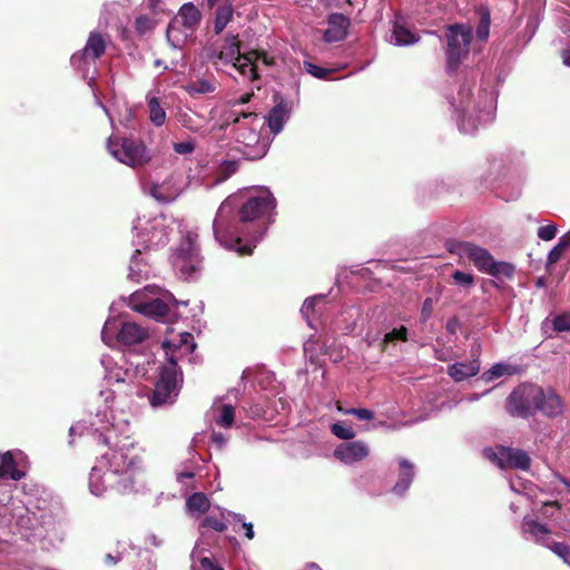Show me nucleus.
<instances>
[{"mask_svg": "<svg viewBox=\"0 0 570 570\" xmlns=\"http://www.w3.org/2000/svg\"><path fill=\"white\" fill-rule=\"evenodd\" d=\"M253 51L257 52V60H262L266 66L274 65V59L269 58L265 51L254 49Z\"/></svg>", "mask_w": 570, "mask_h": 570, "instance_id": "obj_56", "label": "nucleus"}, {"mask_svg": "<svg viewBox=\"0 0 570 570\" xmlns=\"http://www.w3.org/2000/svg\"><path fill=\"white\" fill-rule=\"evenodd\" d=\"M166 37L173 48H183L195 38V31L187 30L181 23L171 19L167 26Z\"/></svg>", "mask_w": 570, "mask_h": 570, "instance_id": "obj_16", "label": "nucleus"}, {"mask_svg": "<svg viewBox=\"0 0 570 570\" xmlns=\"http://www.w3.org/2000/svg\"><path fill=\"white\" fill-rule=\"evenodd\" d=\"M107 150L119 163L131 168L142 167L151 160V154L142 140L121 136H110Z\"/></svg>", "mask_w": 570, "mask_h": 570, "instance_id": "obj_5", "label": "nucleus"}, {"mask_svg": "<svg viewBox=\"0 0 570 570\" xmlns=\"http://www.w3.org/2000/svg\"><path fill=\"white\" fill-rule=\"evenodd\" d=\"M446 68L455 72L461 62L468 57L472 41V28L469 24L453 23L446 27Z\"/></svg>", "mask_w": 570, "mask_h": 570, "instance_id": "obj_6", "label": "nucleus"}, {"mask_svg": "<svg viewBox=\"0 0 570 570\" xmlns=\"http://www.w3.org/2000/svg\"><path fill=\"white\" fill-rule=\"evenodd\" d=\"M216 86L205 79H199L189 85V92L191 94H209L215 91Z\"/></svg>", "mask_w": 570, "mask_h": 570, "instance_id": "obj_41", "label": "nucleus"}, {"mask_svg": "<svg viewBox=\"0 0 570 570\" xmlns=\"http://www.w3.org/2000/svg\"><path fill=\"white\" fill-rule=\"evenodd\" d=\"M407 335H409V330L404 325H401L399 328H393L392 331L387 332L384 335L382 342L380 343L381 351L385 352L387 350V345L390 343H395L397 341L407 342V340H409Z\"/></svg>", "mask_w": 570, "mask_h": 570, "instance_id": "obj_32", "label": "nucleus"}, {"mask_svg": "<svg viewBox=\"0 0 570 570\" xmlns=\"http://www.w3.org/2000/svg\"><path fill=\"white\" fill-rule=\"evenodd\" d=\"M343 412H344V414H352V415L356 416L361 421H370V420L374 419V413L371 410H367V409L351 407V409H347V410H345Z\"/></svg>", "mask_w": 570, "mask_h": 570, "instance_id": "obj_49", "label": "nucleus"}, {"mask_svg": "<svg viewBox=\"0 0 570 570\" xmlns=\"http://www.w3.org/2000/svg\"><path fill=\"white\" fill-rule=\"evenodd\" d=\"M562 58H563V63L566 66L570 67V51L569 50L563 52Z\"/></svg>", "mask_w": 570, "mask_h": 570, "instance_id": "obj_61", "label": "nucleus"}, {"mask_svg": "<svg viewBox=\"0 0 570 570\" xmlns=\"http://www.w3.org/2000/svg\"><path fill=\"white\" fill-rule=\"evenodd\" d=\"M232 206L228 203V200H225L218 208L216 217L213 223V230L215 238L220 243L225 244L222 239L220 234L226 229L227 223H226V216L230 213Z\"/></svg>", "mask_w": 570, "mask_h": 570, "instance_id": "obj_25", "label": "nucleus"}, {"mask_svg": "<svg viewBox=\"0 0 570 570\" xmlns=\"http://www.w3.org/2000/svg\"><path fill=\"white\" fill-rule=\"evenodd\" d=\"M399 480L393 487V493L397 495L404 494L410 488L414 478V465L407 459H400Z\"/></svg>", "mask_w": 570, "mask_h": 570, "instance_id": "obj_17", "label": "nucleus"}, {"mask_svg": "<svg viewBox=\"0 0 570 570\" xmlns=\"http://www.w3.org/2000/svg\"><path fill=\"white\" fill-rule=\"evenodd\" d=\"M183 383V373L171 355L167 363L159 367V377L155 383V389L149 397L153 406L173 404L179 394Z\"/></svg>", "mask_w": 570, "mask_h": 570, "instance_id": "obj_4", "label": "nucleus"}, {"mask_svg": "<svg viewBox=\"0 0 570 570\" xmlns=\"http://www.w3.org/2000/svg\"><path fill=\"white\" fill-rule=\"evenodd\" d=\"M276 207V200L266 189L257 196L249 197L238 209V222L242 224H256L254 239L261 238L268 224V218Z\"/></svg>", "mask_w": 570, "mask_h": 570, "instance_id": "obj_3", "label": "nucleus"}, {"mask_svg": "<svg viewBox=\"0 0 570 570\" xmlns=\"http://www.w3.org/2000/svg\"><path fill=\"white\" fill-rule=\"evenodd\" d=\"M257 52L256 51H247L244 52L240 58L236 62H233V66L242 73L247 77L250 81L258 79L257 72Z\"/></svg>", "mask_w": 570, "mask_h": 570, "instance_id": "obj_18", "label": "nucleus"}, {"mask_svg": "<svg viewBox=\"0 0 570 570\" xmlns=\"http://www.w3.org/2000/svg\"><path fill=\"white\" fill-rule=\"evenodd\" d=\"M234 246L236 252L242 256L250 255L255 247V245L252 244L242 245L240 237H236V239L234 240Z\"/></svg>", "mask_w": 570, "mask_h": 570, "instance_id": "obj_53", "label": "nucleus"}, {"mask_svg": "<svg viewBox=\"0 0 570 570\" xmlns=\"http://www.w3.org/2000/svg\"><path fill=\"white\" fill-rule=\"evenodd\" d=\"M543 507L544 508H548V507H554L556 509H561V504L558 502V501H548V502H544L543 503Z\"/></svg>", "mask_w": 570, "mask_h": 570, "instance_id": "obj_59", "label": "nucleus"}, {"mask_svg": "<svg viewBox=\"0 0 570 570\" xmlns=\"http://www.w3.org/2000/svg\"><path fill=\"white\" fill-rule=\"evenodd\" d=\"M238 129L235 130L234 138L236 142L243 145L242 153L248 160H257L264 157L267 153V142L261 138L262 124L256 114V120L248 119L247 121L238 120Z\"/></svg>", "mask_w": 570, "mask_h": 570, "instance_id": "obj_7", "label": "nucleus"}, {"mask_svg": "<svg viewBox=\"0 0 570 570\" xmlns=\"http://www.w3.org/2000/svg\"><path fill=\"white\" fill-rule=\"evenodd\" d=\"M108 464L105 475L109 480H117V490L126 492L132 489L135 478L141 470V459L137 455L129 458L122 450L109 449L101 455Z\"/></svg>", "mask_w": 570, "mask_h": 570, "instance_id": "obj_2", "label": "nucleus"}, {"mask_svg": "<svg viewBox=\"0 0 570 570\" xmlns=\"http://www.w3.org/2000/svg\"><path fill=\"white\" fill-rule=\"evenodd\" d=\"M515 273V266L508 262H497L493 259L489 271L487 274L495 277V278H502L505 277L508 279L513 278Z\"/></svg>", "mask_w": 570, "mask_h": 570, "instance_id": "obj_30", "label": "nucleus"}, {"mask_svg": "<svg viewBox=\"0 0 570 570\" xmlns=\"http://www.w3.org/2000/svg\"><path fill=\"white\" fill-rule=\"evenodd\" d=\"M288 117L287 105L282 100L276 104L267 116V125L271 129V132L277 135L283 130L284 124Z\"/></svg>", "mask_w": 570, "mask_h": 570, "instance_id": "obj_19", "label": "nucleus"}, {"mask_svg": "<svg viewBox=\"0 0 570 570\" xmlns=\"http://www.w3.org/2000/svg\"><path fill=\"white\" fill-rule=\"evenodd\" d=\"M234 17V8L233 4L225 0L223 3H220L216 11H215V18H214V33L216 36L220 35L224 29L227 27V24L233 20Z\"/></svg>", "mask_w": 570, "mask_h": 570, "instance_id": "obj_22", "label": "nucleus"}, {"mask_svg": "<svg viewBox=\"0 0 570 570\" xmlns=\"http://www.w3.org/2000/svg\"><path fill=\"white\" fill-rule=\"evenodd\" d=\"M155 26L156 21L148 14H139L135 20V30L139 36L153 31Z\"/></svg>", "mask_w": 570, "mask_h": 570, "instance_id": "obj_38", "label": "nucleus"}, {"mask_svg": "<svg viewBox=\"0 0 570 570\" xmlns=\"http://www.w3.org/2000/svg\"><path fill=\"white\" fill-rule=\"evenodd\" d=\"M209 9H213L219 0H204Z\"/></svg>", "mask_w": 570, "mask_h": 570, "instance_id": "obj_64", "label": "nucleus"}, {"mask_svg": "<svg viewBox=\"0 0 570 570\" xmlns=\"http://www.w3.org/2000/svg\"><path fill=\"white\" fill-rule=\"evenodd\" d=\"M557 235V226L554 224H549L546 226H541L538 229V237L542 240H552Z\"/></svg>", "mask_w": 570, "mask_h": 570, "instance_id": "obj_50", "label": "nucleus"}, {"mask_svg": "<svg viewBox=\"0 0 570 570\" xmlns=\"http://www.w3.org/2000/svg\"><path fill=\"white\" fill-rule=\"evenodd\" d=\"M154 66H155V68H161L163 70L167 69L166 63L161 59H156L154 61Z\"/></svg>", "mask_w": 570, "mask_h": 570, "instance_id": "obj_60", "label": "nucleus"}, {"mask_svg": "<svg viewBox=\"0 0 570 570\" xmlns=\"http://www.w3.org/2000/svg\"><path fill=\"white\" fill-rule=\"evenodd\" d=\"M480 370L478 361L469 363H455L449 367V375L456 382L474 376Z\"/></svg>", "mask_w": 570, "mask_h": 570, "instance_id": "obj_23", "label": "nucleus"}, {"mask_svg": "<svg viewBox=\"0 0 570 570\" xmlns=\"http://www.w3.org/2000/svg\"><path fill=\"white\" fill-rule=\"evenodd\" d=\"M114 483L117 485V480H109L108 476L105 475V472L101 474L99 468L94 466L91 469L89 475V487L95 495H101L108 489V487L114 485Z\"/></svg>", "mask_w": 570, "mask_h": 570, "instance_id": "obj_24", "label": "nucleus"}, {"mask_svg": "<svg viewBox=\"0 0 570 570\" xmlns=\"http://www.w3.org/2000/svg\"><path fill=\"white\" fill-rule=\"evenodd\" d=\"M210 440L219 450L223 449L226 443L225 436L219 432H213L210 435Z\"/></svg>", "mask_w": 570, "mask_h": 570, "instance_id": "obj_55", "label": "nucleus"}, {"mask_svg": "<svg viewBox=\"0 0 570 570\" xmlns=\"http://www.w3.org/2000/svg\"><path fill=\"white\" fill-rule=\"evenodd\" d=\"M305 70L312 76L318 79H326L328 75L332 73L331 69H325L320 66H316L312 62H304Z\"/></svg>", "mask_w": 570, "mask_h": 570, "instance_id": "obj_48", "label": "nucleus"}, {"mask_svg": "<svg viewBox=\"0 0 570 570\" xmlns=\"http://www.w3.org/2000/svg\"><path fill=\"white\" fill-rule=\"evenodd\" d=\"M332 433L342 440H352L355 436V431L351 426H345L343 423H334L331 426Z\"/></svg>", "mask_w": 570, "mask_h": 570, "instance_id": "obj_43", "label": "nucleus"}, {"mask_svg": "<svg viewBox=\"0 0 570 570\" xmlns=\"http://www.w3.org/2000/svg\"><path fill=\"white\" fill-rule=\"evenodd\" d=\"M147 337V331L132 322L124 323L117 334L118 342L128 346L139 344Z\"/></svg>", "mask_w": 570, "mask_h": 570, "instance_id": "obj_14", "label": "nucleus"}, {"mask_svg": "<svg viewBox=\"0 0 570 570\" xmlns=\"http://www.w3.org/2000/svg\"><path fill=\"white\" fill-rule=\"evenodd\" d=\"M200 527L207 528V529H213L217 532H224L227 530L226 523L214 515L205 517L200 523Z\"/></svg>", "mask_w": 570, "mask_h": 570, "instance_id": "obj_44", "label": "nucleus"}, {"mask_svg": "<svg viewBox=\"0 0 570 570\" xmlns=\"http://www.w3.org/2000/svg\"><path fill=\"white\" fill-rule=\"evenodd\" d=\"M304 570H322L316 563H308Z\"/></svg>", "mask_w": 570, "mask_h": 570, "instance_id": "obj_63", "label": "nucleus"}, {"mask_svg": "<svg viewBox=\"0 0 570 570\" xmlns=\"http://www.w3.org/2000/svg\"><path fill=\"white\" fill-rule=\"evenodd\" d=\"M106 562L109 563V564H116L118 562V559L115 558L114 556L111 554H107L106 556Z\"/></svg>", "mask_w": 570, "mask_h": 570, "instance_id": "obj_62", "label": "nucleus"}, {"mask_svg": "<svg viewBox=\"0 0 570 570\" xmlns=\"http://www.w3.org/2000/svg\"><path fill=\"white\" fill-rule=\"evenodd\" d=\"M441 293H442V287L439 286L436 289L435 296H429L423 301L421 314H420L421 321L423 323H425L428 320H430L431 316L433 315L434 307L440 301Z\"/></svg>", "mask_w": 570, "mask_h": 570, "instance_id": "obj_36", "label": "nucleus"}, {"mask_svg": "<svg viewBox=\"0 0 570 570\" xmlns=\"http://www.w3.org/2000/svg\"><path fill=\"white\" fill-rule=\"evenodd\" d=\"M179 336H180V338H179L178 344L173 343L171 341L163 342L161 345H163V348L165 350V354H166L167 358H169L171 355L175 357V355H174L175 351L181 346L190 345L189 351L190 352L194 351V348H195L194 336L188 332L180 333Z\"/></svg>", "mask_w": 570, "mask_h": 570, "instance_id": "obj_27", "label": "nucleus"}, {"mask_svg": "<svg viewBox=\"0 0 570 570\" xmlns=\"http://www.w3.org/2000/svg\"><path fill=\"white\" fill-rule=\"evenodd\" d=\"M242 56L238 36H227L223 49L220 51L213 50L207 53V59L217 65L218 61L236 62Z\"/></svg>", "mask_w": 570, "mask_h": 570, "instance_id": "obj_11", "label": "nucleus"}, {"mask_svg": "<svg viewBox=\"0 0 570 570\" xmlns=\"http://www.w3.org/2000/svg\"><path fill=\"white\" fill-rule=\"evenodd\" d=\"M328 27L324 31L326 42H338L346 38L347 29L351 24L350 19L343 13L334 12L327 18Z\"/></svg>", "mask_w": 570, "mask_h": 570, "instance_id": "obj_12", "label": "nucleus"}, {"mask_svg": "<svg viewBox=\"0 0 570 570\" xmlns=\"http://www.w3.org/2000/svg\"><path fill=\"white\" fill-rule=\"evenodd\" d=\"M547 548H549L554 554L561 558L564 562H570V547L563 542H547Z\"/></svg>", "mask_w": 570, "mask_h": 570, "instance_id": "obj_40", "label": "nucleus"}, {"mask_svg": "<svg viewBox=\"0 0 570 570\" xmlns=\"http://www.w3.org/2000/svg\"><path fill=\"white\" fill-rule=\"evenodd\" d=\"M239 169V160H223L216 170V183H224Z\"/></svg>", "mask_w": 570, "mask_h": 570, "instance_id": "obj_33", "label": "nucleus"}, {"mask_svg": "<svg viewBox=\"0 0 570 570\" xmlns=\"http://www.w3.org/2000/svg\"><path fill=\"white\" fill-rule=\"evenodd\" d=\"M254 96L253 92H246L244 95H242L235 102L234 105H245L247 102L250 101L252 97Z\"/></svg>", "mask_w": 570, "mask_h": 570, "instance_id": "obj_57", "label": "nucleus"}, {"mask_svg": "<svg viewBox=\"0 0 570 570\" xmlns=\"http://www.w3.org/2000/svg\"><path fill=\"white\" fill-rule=\"evenodd\" d=\"M517 372V367L505 364H495L488 372L483 374L485 381H492L503 375H513Z\"/></svg>", "mask_w": 570, "mask_h": 570, "instance_id": "obj_37", "label": "nucleus"}, {"mask_svg": "<svg viewBox=\"0 0 570 570\" xmlns=\"http://www.w3.org/2000/svg\"><path fill=\"white\" fill-rule=\"evenodd\" d=\"M453 282L463 287H472L474 285V276L462 271H455L452 274Z\"/></svg>", "mask_w": 570, "mask_h": 570, "instance_id": "obj_45", "label": "nucleus"}, {"mask_svg": "<svg viewBox=\"0 0 570 570\" xmlns=\"http://www.w3.org/2000/svg\"><path fill=\"white\" fill-rule=\"evenodd\" d=\"M370 448L364 441H350L341 443L334 451V456L345 464H353L367 458Z\"/></svg>", "mask_w": 570, "mask_h": 570, "instance_id": "obj_9", "label": "nucleus"}, {"mask_svg": "<svg viewBox=\"0 0 570 570\" xmlns=\"http://www.w3.org/2000/svg\"><path fill=\"white\" fill-rule=\"evenodd\" d=\"M480 21L476 27V38L481 41H487L490 35L491 14L487 7H479L476 9Z\"/></svg>", "mask_w": 570, "mask_h": 570, "instance_id": "obj_26", "label": "nucleus"}, {"mask_svg": "<svg viewBox=\"0 0 570 570\" xmlns=\"http://www.w3.org/2000/svg\"><path fill=\"white\" fill-rule=\"evenodd\" d=\"M132 308L136 312L142 313L151 317H164L169 312V306L160 298H155L145 303L134 304Z\"/></svg>", "mask_w": 570, "mask_h": 570, "instance_id": "obj_20", "label": "nucleus"}, {"mask_svg": "<svg viewBox=\"0 0 570 570\" xmlns=\"http://www.w3.org/2000/svg\"><path fill=\"white\" fill-rule=\"evenodd\" d=\"M235 419V409L230 404H223L220 415L216 419V423L223 428H230Z\"/></svg>", "mask_w": 570, "mask_h": 570, "instance_id": "obj_39", "label": "nucleus"}, {"mask_svg": "<svg viewBox=\"0 0 570 570\" xmlns=\"http://www.w3.org/2000/svg\"><path fill=\"white\" fill-rule=\"evenodd\" d=\"M530 466L531 459L525 451L501 445V470L515 469L527 471Z\"/></svg>", "mask_w": 570, "mask_h": 570, "instance_id": "obj_10", "label": "nucleus"}, {"mask_svg": "<svg viewBox=\"0 0 570 570\" xmlns=\"http://www.w3.org/2000/svg\"><path fill=\"white\" fill-rule=\"evenodd\" d=\"M392 37L394 38V43L397 46L412 45L419 40V37L397 22L393 26Z\"/></svg>", "mask_w": 570, "mask_h": 570, "instance_id": "obj_31", "label": "nucleus"}, {"mask_svg": "<svg viewBox=\"0 0 570 570\" xmlns=\"http://www.w3.org/2000/svg\"><path fill=\"white\" fill-rule=\"evenodd\" d=\"M483 455L500 468L501 464V446H498L497 451L492 448H485L483 450Z\"/></svg>", "mask_w": 570, "mask_h": 570, "instance_id": "obj_51", "label": "nucleus"}, {"mask_svg": "<svg viewBox=\"0 0 570 570\" xmlns=\"http://www.w3.org/2000/svg\"><path fill=\"white\" fill-rule=\"evenodd\" d=\"M148 110L149 119L155 126L159 127L164 125L166 120V112L158 98L153 97L148 100Z\"/></svg>", "mask_w": 570, "mask_h": 570, "instance_id": "obj_34", "label": "nucleus"}, {"mask_svg": "<svg viewBox=\"0 0 570 570\" xmlns=\"http://www.w3.org/2000/svg\"><path fill=\"white\" fill-rule=\"evenodd\" d=\"M553 330L556 332H567L570 331V314L563 313L554 316L552 320Z\"/></svg>", "mask_w": 570, "mask_h": 570, "instance_id": "obj_46", "label": "nucleus"}, {"mask_svg": "<svg viewBox=\"0 0 570 570\" xmlns=\"http://www.w3.org/2000/svg\"><path fill=\"white\" fill-rule=\"evenodd\" d=\"M200 566L205 570H224L223 567L212 561L209 558L204 557L200 559Z\"/></svg>", "mask_w": 570, "mask_h": 570, "instance_id": "obj_54", "label": "nucleus"}, {"mask_svg": "<svg viewBox=\"0 0 570 570\" xmlns=\"http://www.w3.org/2000/svg\"><path fill=\"white\" fill-rule=\"evenodd\" d=\"M243 528L245 529V537L248 540H252L254 538L253 524L249 522H243Z\"/></svg>", "mask_w": 570, "mask_h": 570, "instance_id": "obj_58", "label": "nucleus"}, {"mask_svg": "<svg viewBox=\"0 0 570 570\" xmlns=\"http://www.w3.org/2000/svg\"><path fill=\"white\" fill-rule=\"evenodd\" d=\"M451 252L460 257H466L480 272L485 274L494 259L488 249L470 242H458L453 245Z\"/></svg>", "mask_w": 570, "mask_h": 570, "instance_id": "obj_8", "label": "nucleus"}, {"mask_svg": "<svg viewBox=\"0 0 570 570\" xmlns=\"http://www.w3.org/2000/svg\"><path fill=\"white\" fill-rule=\"evenodd\" d=\"M186 507L190 512L206 513L210 502L203 492H195L186 500Z\"/></svg>", "mask_w": 570, "mask_h": 570, "instance_id": "obj_28", "label": "nucleus"}, {"mask_svg": "<svg viewBox=\"0 0 570 570\" xmlns=\"http://www.w3.org/2000/svg\"><path fill=\"white\" fill-rule=\"evenodd\" d=\"M107 41L102 33L92 31L89 33L85 48L72 56V60L76 59H91L97 60L101 58L106 51Z\"/></svg>", "mask_w": 570, "mask_h": 570, "instance_id": "obj_13", "label": "nucleus"}, {"mask_svg": "<svg viewBox=\"0 0 570 570\" xmlns=\"http://www.w3.org/2000/svg\"><path fill=\"white\" fill-rule=\"evenodd\" d=\"M173 19L186 27L187 30L196 32L202 21V12L193 2H187L179 8Z\"/></svg>", "mask_w": 570, "mask_h": 570, "instance_id": "obj_15", "label": "nucleus"}, {"mask_svg": "<svg viewBox=\"0 0 570 570\" xmlns=\"http://www.w3.org/2000/svg\"><path fill=\"white\" fill-rule=\"evenodd\" d=\"M26 473L19 469H17V463L13 458V454L8 451L0 455V478L1 479H11L13 481L21 480Z\"/></svg>", "mask_w": 570, "mask_h": 570, "instance_id": "obj_21", "label": "nucleus"}, {"mask_svg": "<svg viewBox=\"0 0 570 570\" xmlns=\"http://www.w3.org/2000/svg\"><path fill=\"white\" fill-rule=\"evenodd\" d=\"M570 245V242L560 240L548 254L547 265H554L558 263L564 252V249Z\"/></svg>", "mask_w": 570, "mask_h": 570, "instance_id": "obj_42", "label": "nucleus"}, {"mask_svg": "<svg viewBox=\"0 0 570 570\" xmlns=\"http://www.w3.org/2000/svg\"><path fill=\"white\" fill-rule=\"evenodd\" d=\"M324 296H313L304 301L301 312L303 316L308 321L309 314L314 312L317 303L322 302Z\"/></svg>", "mask_w": 570, "mask_h": 570, "instance_id": "obj_47", "label": "nucleus"}, {"mask_svg": "<svg viewBox=\"0 0 570 570\" xmlns=\"http://www.w3.org/2000/svg\"><path fill=\"white\" fill-rule=\"evenodd\" d=\"M250 120V119H254L256 120V112H239V114H236L235 111H229L225 115V120H224V124L220 126L222 129H225L229 126H233V134L235 132V130L238 129V120H243V121H247V120Z\"/></svg>", "mask_w": 570, "mask_h": 570, "instance_id": "obj_35", "label": "nucleus"}, {"mask_svg": "<svg viewBox=\"0 0 570 570\" xmlns=\"http://www.w3.org/2000/svg\"><path fill=\"white\" fill-rule=\"evenodd\" d=\"M174 150L179 155L191 154L195 150V144L193 141L175 142Z\"/></svg>", "mask_w": 570, "mask_h": 570, "instance_id": "obj_52", "label": "nucleus"}, {"mask_svg": "<svg viewBox=\"0 0 570 570\" xmlns=\"http://www.w3.org/2000/svg\"><path fill=\"white\" fill-rule=\"evenodd\" d=\"M507 412L514 417L529 419L538 411L556 417L563 411L561 397L552 390L544 391L532 383L519 384L507 397Z\"/></svg>", "mask_w": 570, "mask_h": 570, "instance_id": "obj_1", "label": "nucleus"}, {"mask_svg": "<svg viewBox=\"0 0 570 570\" xmlns=\"http://www.w3.org/2000/svg\"><path fill=\"white\" fill-rule=\"evenodd\" d=\"M522 530L525 533H530L531 535L537 538L538 542L547 543L543 535H547L550 533V530L547 528V525L539 523L534 520H530L528 518L523 519L522 522Z\"/></svg>", "mask_w": 570, "mask_h": 570, "instance_id": "obj_29", "label": "nucleus"}]
</instances>
